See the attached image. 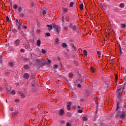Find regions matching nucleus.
Returning <instances> with one entry per match:
<instances>
[{
  "label": "nucleus",
  "mask_w": 126,
  "mask_h": 126,
  "mask_svg": "<svg viewBox=\"0 0 126 126\" xmlns=\"http://www.w3.org/2000/svg\"><path fill=\"white\" fill-rule=\"evenodd\" d=\"M76 29H77V26L76 25H74L73 28H72V30H73V31H76Z\"/></svg>",
  "instance_id": "nucleus-21"
},
{
  "label": "nucleus",
  "mask_w": 126,
  "mask_h": 126,
  "mask_svg": "<svg viewBox=\"0 0 126 126\" xmlns=\"http://www.w3.org/2000/svg\"><path fill=\"white\" fill-rule=\"evenodd\" d=\"M120 90H121V89H119L117 90V92H119Z\"/></svg>",
  "instance_id": "nucleus-62"
},
{
  "label": "nucleus",
  "mask_w": 126,
  "mask_h": 126,
  "mask_svg": "<svg viewBox=\"0 0 126 126\" xmlns=\"http://www.w3.org/2000/svg\"><path fill=\"white\" fill-rule=\"evenodd\" d=\"M42 11H43L42 14H43V16L46 15V14H47V11H46V10H43Z\"/></svg>",
  "instance_id": "nucleus-32"
},
{
  "label": "nucleus",
  "mask_w": 126,
  "mask_h": 126,
  "mask_svg": "<svg viewBox=\"0 0 126 126\" xmlns=\"http://www.w3.org/2000/svg\"><path fill=\"white\" fill-rule=\"evenodd\" d=\"M20 52H21V53H24V52H25L24 49H23V48L21 49Z\"/></svg>",
  "instance_id": "nucleus-45"
},
{
  "label": "nucleus",
  "mask_w": 126,
  "mask_h": 126,
  "mask_svg": "<svg viewBox=\"0 0 126 126\" xmlns=\"http://www.w3.org/2000/svg\"><path fill=\"white\" fill-rule=\"evenodd\" d=\"M16 23H17V24H18L19 23H20V22H18V19L16 20Z\"/></svg>",
  "instance_id": "nucleus-57"
},
{
  "label": "nucleus",
  "mask_w": 126,
  "mask_h": 126,
  "mask_svg": "<svg viewBox=\"0 0 126 126\" xmlns=\"http://www.w3.org/2000/svg\"><path fill=\"white\" fill-rule=\"evenodd\" d=\"M120 7H121V8H123V7H125V4L123 3H121L120 4Z\"/></svg>",
  "instance_id": "nucleus-25"
},
{
  "label": "nucleus",
  "mask_w": 126,
  "mask_h": 126,
  "mask_svg": "<svg viewBox=\"0 0 126 126\" xmlns=\"http://www.w3.org/2000/svg\"><path fill=\"white\" fill-rule=\"evenodd\" d=\"M21 97L22 98H25V95H24L23 94H21Z\"/></svg>",
  "instance_id": "nucleus-43"
},
{
  "label": "nucleus",
  "mask_w": 126,
  "mask_h": 126,
  "mask_svg": "<svg viewBox=\"0 0 126 126\" xmlns=\"http://www.w3.org/2000/svg\"><path fill=\"white\" fill-rule=\"evenodd\" d=\"M6 94H9V92L11 90V88L10 87H6Z\"/></svg>",
  "instance_id": "nucleus-10"
},
{
  "label": "nucleus",
  "mask_w": 126,
  "mask_h": 126,
  "mask_svg": "<svg viewBox=\"0 0 126 126\" xmlns=\"http://www.w3.org/2000/svg\"><path fill=\"white\" fill-rule=\"evenodd\" d=\"M66 126H71V125H70V124H69V123H66Z\"/></svg>",
  "instance_id": "nucleus-56"
},
{
  "label": "nucleus",
  "mask_w": 126,
  "mask_h": 126,
  "mask_svg": "<svg viewBox=\"0 0 126 126\" xmlns=\"http://www.w3.org/2000/svg\"><path fill=\"white\" fill-rule=\"evenodd\" d=\"M90 69L91 72H95V69H94V68L93 67H90Z\"/></svg>",
  "instance_id": "nucleus-19"
},
{
  "label": "nucleus",
  "mask_w": 126,
  "mask_h": 126,
  "mask_svg": "<svg viewBox=\"0 0 126 126\" xmlns=\"http://www.w3.org/2000/svg\"><path fill=\"white\" fill-rule=\"evenodd\" d=\"M82 83V79H79L75 82V84H81Z\"/></svg>",
  "instance_id": "nucleus-6"
},
{
  "label": "nucleus",
  "mask_w": 126,
  "mask_h": 126,
  "mask_svg": "<svg viewBox=\"0 0 126 126\" xmlns=\"http://www.w3.org/2000/svg\"><path fill=\"white\" fill-rule=\"evenodd\" d=\"M62 48H66L67 47V45L65 44V43H63L62 44Z\"/></svg>",
  "instance_id": "nucleus-16"
},
{
  "label": "nucleus",
  "mask_w": 126,
  "mask_h": 126,
  "mask_svg": "<svg viewBox=\"0 0 126 126\" xmlns=\"http://www.w3.org/2000/svg\"><path fill=\"white\" fill-rule=\"evenodd\" d=\"M22 27L23 28H25V29H27V27L26 26H24V25H23Z\"/></svg>",
  "instance_id": "nucleus-55"
},
{
  "label": "nucleus",
  "mask_w": 126,
  "mask_h": 126,
  "mask_svg": "<svg viewBox=\"0 0 126 126\" xmlns=\"http://www.w3.org/2000/svg\"><path fill=\"white\" fill-rule=\"evenodd\" d=\"M23 61H25V62H29L30 61V59L24 58Z\"/></svg>",
  "instance_id": "nucleus-29"
},
{
  "label": "nucleus",
  "mask_w": 126,
  "mask_h": 126,
  "mask_svg": "<svg viewBox=\"0 0 126 126\" xmlns=\"http://www.w3.org/2000/svg\"><path fill=\"white\" fill-rule=\"evenodd\" d=\"M31 7H34V3L32 2V3H31Z\"/></svg>",
  "instance_id": "nucleus-46"
},
{
  "label": "nucleus",
  "mask_w": 126,
  "mask_h": 126,
  "mask_svg": "<svg viewBox=\"0 0 126 126\" xmlns=\"http://www.w3.org/2000/svg\"><path fill=\"white\" fill-rule=\"evenodd\" d=\"M83 53H84V56H87V51L84 50Z\"/></svg>",
  "instance_id": "nucleus-38"
},
{
  "label": "nucleus",
  "mask_w": 126,
  "mask_h": 126,
  "mask_svg": "<svg viewBox=\"0 0 126 126\" xmlns=\"http://www.w3.org/2000/svg\"><path fill=\"white\" fill-rule=\"evenodd\" d=\"M77 86L79 87V88H81V87H82L81 84H78Z\"/></svg>",
  "instance_id": "nucleus-47"
},
{
  "label": "nucleus",
  "mask_w": 126,
  "mask_h": 126,
  "mask_svg": "<svg viewBox=\"0 0 126 126\" xmlns=\"http://www.w3.org/2000/svg\"><path fill=\"white\" fill-rule=\"evenodd\" d=\"M18 114H19V112H18V111H15L13 112L12 116H18Z\"/></svg>",
  "instance_id": "nucleus-15"
},
{
  "label": "nucleus",
  "mask_w": 126,
  "mask_h": 126,
  "mask_svg": "<svg viewBox=\"0 0 126 126\" xmlns=\"http://www.w3.org/2000/svg\"><path fill=\"white\" fill-rule=\"evenodd\" d=\"M59 42H60V40H59V38H57L55 39V44H59Z\"/></svg>",
  "instance_id": "nucleus-23"
},
{
  "label": "nucleus",
  "mask_w": 126,
  "mask_h": 126,
  "mask_svg": "<svg viewBox=\"0 0 126 126\" xmlns=\"http://www.w3.org/2000/svg\"><path fill=\"white\" fill-rule=\"evenodd\" d=\"M67 109L68 110V111H70V110L71 109L70 108V106H67Z\"/></svg>",
  "instance_id": "nucleus-53"
},
{
  "label": "nucleus",
  "mask_w": 126,
  "mask_h": 126,
  "mask_svg": "<svg viewBox=\"0 0 126 126\" xmlns=\"http://www.w3.org/2000/svg\"><path fill=\"white\" fill-rule=\"evenodd\" d=\"M72 48L73 49H74V51H75V52H76V47L74 46V45H72Z\"/></svg>",
  "instance_id": "nucleus-41"
},
{
  "label": "nucleus",
  "mask_w": 126,
  "mask_h": 126,
  "mask_svg": "<svg viewBox=\"0 0 126 126\" xmlns=\"http://www.w3.org/2000/svg\"><path fill=\"white\" fill-rule=\"evenodd\" d=\"M47 63H48L49 64H51V63H52V61L49 59H48Z\"/></svg>",
  "instance_id": "nucleus-54"
},
{
  "label": "nucleus",
  "mask_w": 126,
  "mask_h": 126,
  "mask_svg": "<svg viewBox=\"0 0 126 126\" xmlns=\"http://www.w3.org/2000/svg\"><path fill=\"white\" fill-rule=\"evenodd\" d=\"M54 68H58V65H54Z\"/></svg>",
  "instance_id": "nucleus-58"
},
{
  "label": "nucleus",
  "mask_w": 126,
  "mask_h": 126,
  "mask_svg": "<svg viewBox=\"0 0 126 126\" xmlns=\"http://www.w3.org/2000/svg\"><path fill=\"white\" fill-rule=\"evenodd\" d=\"M120 53H122V49H120Z\"/></svg>",
  "instance_id": "nucleus-64"
},
{
  "label": "nucleus",
  "mask_w": 126,
  "mask_h": 126,
  "mask_svg": "<svg viewBox=\"0 0 126 126\" xmlns=\"http://www.w3.org/2000/svg\"><path fill=\"white\" fill-rule=\"evenodd\" d=\"M115 80L116 82L117 81H119L118 76V74H115Z\"/></svg>",
  "instance_id": "nucleus-24"
},
{
  "label": "nucleus",
  "mask_w": 126,
  "mask_h": 126,
  "mask_svg": "<svg viewBox=\"0 0 126 126\" xmlns=\"http://www.w3.org/2000/svg\"><path fill=\"white\" fill-rule=\"evenodd\" d=\"M8 21H9V18L8 16H6V22H8Z\"/></svg>",
  "instance_id": "nucleus-49"
},
{
  "label": "nucleus",
  "mask_w": 126,
  "mask_h": 126,
  "mask_svg": "<svg viewBox=\"0 0 126 126\" xmlns=\"http://www.w3.org/2000/svg\"><path fill=\"white\" fill-rule=\"evenodd\" d=\"M73 26H74L73 24L71 23L69 24L68 27L70 29H72V28H73Z\"/></svg>",
  "instance_id": "nucleus-20"
},
{
  "label": "nucleus",
  "mask_w": 126,
  "mask_h": 126,
  "mask_svg": "<svg viewBox=\"0 0 126 126\" xmlns=\"http://www.w3.org/2000/svg\"><path fill=\"white\" fill-rule=\"evenodd\" d=\"M83 121H86L87 120V118H86V117H84L83 118Z\"/></svg>",
  "instance_id": "nucleus-51"
},
{
  "label": "nucleus",
  "mask_w": 126,
  "mask_h": 126,
  "mask_svg": "<svg viewBox=\"0 0 126 126\" xmlns=\"http://www.w3.org/2000/svg\"><path fill=\"white\" fill-rule=\"evenodd\" d=\"M41 53L42 54H46V50L45 49H42L41 50Z\"/></svg>",
  "instance_id": "nucleus-37"
},
{
  "label": "nucleus",
  "mask_w": 126,
  "mask_h": 126,
  "mask_svg": "<svg viewBox=\"0 0 126 126\" xmlns=\"http://www.w3.org/2000/svg\"><path fill=\"white\" fill-rule=\"evenodd\" d=\"M121 28H126V24H121Z\"/></svg>",
  "instance_id": "nucleus-35"
},
{
  "label": "nucleus",
  "mask_w": 126,
  "mask_h": 126,
  "mask_svg": "<svg viewBox=\"0 0 126 126\" xmlns=\"http://www.w3.org/2000/svg\"><path fill=\"white\" fill-rule=\"evenodd\" d=\"M81 101L82 102H83V101H84V99H83V98H82V99H81Z\"/></svg>",
  "instance_id": "nucleus-61"
},
{
  "label": "nucleus",
  "mask_w": 126,
  "mask_h": 126,
  "mask_svg": "<svg viewBox=\"0 0 126 126\" xmlns=\"http://www.w3.org/2000/svg\"><path fill=\"white\" fill-rule=\"evenodd\" d=\"M68 76L69 78H72L73 77V74L70 72L68 74Z\"/></svg>",
  "instance_id": "nucleus-22"
},
{
  "label": "nucleus",
  "mask_w": 126,
  "mask_h": 126,
  "mask_svg": "<svg viewBox=\"0 0 126 126\" xmlns=\"http://www.w3.org/2000/svg\"><path fill=\"white\" fill-rule=\"evenodd\" d=\"M16 25L17 27L18 30H19V31H21V24H20V23H19L18 24H16Z\"/></svg>",
  "instance_id": "nucleus-8"
},
{
  "label": "nucleus",
  "mask_w": 126,
  "mask_h": 126,
  "mask_svg": "<svg viewBox=\"0 0 126 126\" xmlns=\"http://www.w3.org/2000/svg\"><path fill=\"white\" fill-rule=\"evenodd\" d=\"M62 21H63V23H64V16H63L62 17Z\"/></svg>",
  "instance_id": "nucleus-42"
},
{
  "label": "nucleus",
  "mask_w": 126,
  "mask_h": 126,
  "mask_svg": "<svg viewBox=\"0 0 126 126\" xmlns=\"http://www.w3.org/2000/svg\"><path fill=\"white\" fill-rule=\"evenodd\" d=\"M13 8L15 10L17 9V5L16 4L13 5Z\"/></svg>",
  "instance_id": "nucleus-28"
},
{
  "label": "nucleus",
  "mask_w": 126,
  "mask_h": 126,
  "mask_svg": "<svg viewBox=\"0 0 126 126\" xmlns=\"http://www.w3.org/2000/svg\"><path fill=\"white\" fill-rule=\"evenodd\" d=\"M122 94H123V93H122V92H120L118 93L119 98H122Z\"/></svg>",
  "instance_id": "nucleus-30"
},
{
  "label": "nucleus",
  "mask_w": 126,
  "mask_h": 126,
  "mask_svg": "<svg viewBox=\"0 0 126 126\" xmlns=\"http://www.w3.org/2000/svg\"><path fill=\"white\" fill-rule=\"evenodd\" d=\"M19 11V16L20 18H24L25 16V9L23 10L21 6H19L18 8Z\"/></svg>",
  "instance_id": "nucleus-1"
},
{
  "label": "nucleus",
  "mask_w": 126,
  "mask_h": 126,
  "mask_svg": "<svg viewBox=\"0 0 126 126\" xmlns=\"http://www.w3.org/2000/svg\"><path fill=\"white\" fill-rule=\"evenodd\" d=\"M65 20L66 22H69V20H70V18L69 16H66L65 18Z\"/></svg>",
  "instance_id": "nucleus-13"
},
{
  "label": "nucleus",
  "mask_w": 126,
  "mask_h": 126,
  "mask_svg": "<svg viewBox=\"0 0 126 126\" xmlns=\"http://www.w3.org/2000/svg\"><path fill=\"white\" fill-rule=\"evenodd\" d=\"M63 29L64 30H67L68 29V28H67V27H64Z\"/></svg>",
  "instance_id": "nucleus-52"
},
{
  "label": "nucleus",
  "mask_w": 126,
  "mask_h": 126,
  "mask_svg": "<svg viewBox=\"0 0 126 126\" xmlns=\"http://www.w3.org/2000/svg\"><path fill=\"white\" fill-rule=\"evenodd\" d=\"M11 94H12V95H15V90H12L11 92Z\"/></svg>",
  "instance_id": "nucleus-40"
},
{
  "label": "nucleus",
  "mask_w": 126,
  "mask_h": 126,
  "mask_svg": "<svg viewBox=\"0 0 126 126\" xmlns=\"http://www.w3.org/2000/svg\"><path fill=\"white\" fill-rule=\"evenodd\" d=\"M36 32L37 33H41V30H40V29H37Z\"/></svg>",
  "instance_id": "nucleus-48"
},
{
  "label": "nucleus",
  "mask_w": 126,
  "mask_h": 126,
  "mask_svg": "<svg viewBox=\"0 0 126 126\" xmlns=\"http://www.w3.org/2000/svg\"><path fill=\"white\" fill-rule=\"evenodd\" d=\"M36 62L37 63H42V62H44V59H42L41 60H40L39 59H36Z\"/></svg>",
  "instance_id": "nucleus-14"
},
{
  "label": "nucleus",
  "mask_w": 126,
  "mask_h": 126,
  "mask_svg": "<svg viewBox=\"0 0 126 126\" xmlns=\"http://www.w3.org/2000/svg\"><path fill=\"white\" fill-rule=\"evenodd\" d=\"M119 117L121 118V119H125L126 117V111H124V109H123L122 114L120 115H118Z\"/></svg>",
  "instance_id": "nucleus-3"
},
{
  "label": "nucleus",
  "mask_w": 126,
  "mask_h": 126,
  "mask_svg": "<svg viewBox=\"0 0 126 126\" xmlns=\"http://www.w3.org/2000/svg\"><path fill=\"white\" fill-rule=\"evenodd\" d=\"M14 63L12 62H10L9 63V65L11 66V67H13Z\"/></svg>",
  "instance_id": "nucleus-36"
},
{
  "label": "nucleus",
  "mask_w": 126,
  "mask_h": 126,
  "mask_svg": "<svg viewBox=\"0 0 126 126\" xmlns=\"http://www.w3.org/2000/svg\"><path fill=\"white\" fill-rule=\"evenodd\" d=\"M53 27L54 29V30L56 31L57 34H59L61 32V27L57 24L53 23L52 24Z\"/></svg>",
  "instance_id": "nucleus-2"
},
{
  "label": "nucleus",
  "mask_w": 126,
  "mask_h": 126,
  "mask_svg": "<svg viewBox=\"0 0 126 126\" xmlns=\"http://www.w3.org/2000/svg\"><path fill=\"white\" fill-rule=\"evenodd\" d=\"M30 77V75H29V73H25L23 75V78L25 79H29V78Z\"/></svg>",
  "instance_id": "nucleus-4"
},
{
  "label": "nucleus",
  "mask_w": 126,
  "mask_h": 126,
  "mask_svg": "<svg viewBox=\"0 0 126 126\" xmlns=\"http://www.w3.org/2000/svg\"><path fill=\"white\" fill-rule=\"evenodd\" d=\"M15 102H19V99H15Z\"/></svg>",
  "instance_id": "nucleus-59"
},
{
  "label": "nucleus",
  "mask_w": 126,
  "mask_h": 126,
  "mask_svg": "<svg viewBox=\"0 0 126 126\" xmlns=\"http://www.w3.org/2000/svg\"><path fill=\"white\" fill-rule=\"evenodd\" d=\"M63 11L65 13H66V12L67 11V8H63Z\"/></svg>",
  "instance_id": "nucleus-33"
},
{
  "label": "nucleus",
  "mask_w": 126,
  "mask_h": 126,
  "mask_svg": "<svg viewBox=\"0 0 126 126\" xmlns=\"http://www.w3.org/2000/svg\"><path fill=\"white\" fill-rule=\"evenodd\" d=\"M19 44H20V40L19 39H17L14 42V45L17 47V46H19Z\"/></svg>",
  "instance_id": "nucleus-5"
},
{
  "label": "nucleus",
  "mask_w": 126,
  "mask_h": 126,
  "mask_svg": "<svg viewBox=\"0 0 126 126\" xmlns=\"http://www.w3.org/2000/svg\"><path fill=\"white\" fill-rule=\"evenodd\" d=\"M59 116H63L64 114V110L63 109H60L59 111Z\"/></svg>",
  "instance_id": "nucleus-9"
},
{
  "label": "nucleus",
  "mask_w": 126,
  "mask_h": 126,
  "mask_svg": "<svg viewBox=\"0 0 126 126\" xmlns=\"http://www.w3.org/2000/svg\"><path fill=\"white\" fill-rule=\"evenodd\" d=\"M119 108H120V102H118L117 103L116 111H118Z\"/></svg>",
  "instance_id": "nucleus-17"
},
{
  "label": "nucleus",
  "mask_w": 126,
  "mask_h": 126,
  "mask_svg": "<svg viewBox=\"0 0 126 126\" xmlns=\"http://www.w3.org/2000/svg\"><path fill=\"white\" fill-rule=\"evenodd\" d=\"M50 36H51V33L49 32H46L45 33V37H50Z\"/></svg>",
  "instance_id": "nucleus-27"
},
{
  "label": "nucleus",
  "mask_w": 126,
  "mask_h": 126,
  "mask_svg": "<svg viewBox=\"0 0 126 126\" xmlns=\"http://www.w3.org/2000/svg\"><path fill=\"white\" fill-rule=\"evenodd\" d=\"M36 44L38 47H41V40L40 39H38L37 40Z\"/></svg>",
  "instance_id": "nucleus-11"
},
{
  "label": "nucleus",
  "mask_w": 126,
  "mask_h": 126,
  "mask_svg": "<svg viewBox=\"0 0 126 126\" xmlns=\"http://www.w3.org/2000/svg\"><path fill=\"white\" fill-rule=\"evenodd\" d=\"M80 9L81 10L83 9V4L81 3L80 4Z\"/></svg>",
  "instance_id": "nucleus-34"
},
{
  "label": "nucleus",
  "mask_w": 126,
  "mask_h": 126,
  "mask_svg": "<svg viewBox=\"0 0 126 126\" xmlns=\"http://www.w3.org/2000/svg\"><path fill=\"white\" fill-rule=\"evenodd\" d=\"M11 111L12 112H13V108H11Z\"/></svg>",
  "instance_id": "nucleus-63"
},
{
  "label": "nucleus",
  "mask_w": 126,
  "mask_h": 126,
  "mask_svg": "<svg viewBox=\"0 0 126 126\" xmlns=\"http://www.w3.org/2000/svg\"><path fill=\"white\" fill-rule=\"evenodd\" d=\"M73 4H74V2H73V1H71L69 4L70 7H72L73 6Z\"/></svg>",
  "instance_id": "nucleus-26"
},
{
  "label": "nucleus",
  "mask_w": 126,
  "mask_h": 126,
  "mask_svg": "<svg viewBox=\"0 0 126 126\" xmlns=\"http://www.w3.org/2000/svg\"><path fill=\"white\" fill-rule=\"evenodd\" d=\"M124 108H126V103H125V104L124 105Z\"/></svg>",
  "instance_id": "nucleus-60"
},
{
  "label": "nucleus",
  "mask_w": 126,
  "mask_h": 126,
  "mask_svg": "<svg viewBox=\"0 0 126 126\" xmlns=\"http://www.w3.org/2000/svg\"><path fill=\"white\" fill-rule=\"evenodd\" d=\"M78 112L79 113V114H81L82 113H83V111L81 110H78Z\"/></svg>",
  "instance_id": "nucleus-44"
},
{
  "label": "nucleus",
  "mask_w": 126,
  "mask_h": 126,
  "mask_svg": "<svg viewBox=\"0 0 126 126\" xmlns=\"http://www.w3.org/2000/svg\"><path fill=\"white\" fill-rule=\"evenodd\" d=\"M44 65H45V63H42L39 66V68H41V67H43V66H44Z\"/></svg>",
  "instance_id": "nucleus-39"
},
{
  "label": "nucleus",
  "mask_w": 126,
  "mask_h": 126,
  "mask_svg": "<svg viewBox=\"0 0 126 126\" xmlns=\"http://www.w3.org/2000/svg\"><path fill=\"white\" fill-rule=\"evenodd\" d=\"M97 54L98 56H100L101 55V51H97Z\"/></svg>",
  "instance_id": "nucleus-50"
},
{
  "label": "nucleus",
  "mask_w": 126,
  "mask_h": 126,
  "mask_svg": "<svg viewBox=\"0 0 126 126\" xmlns=\"http://www.w3.org/2000/svg\"><path fill=\"white\" fill-rule=\"evenodd\" d=\"M19 33H20V35H21L23 37H24V38H25V37H26L25 33H24L23 32V31H19Z\"/></svg>",
  "instance_id": "nucleus-12"
},
{
  "label": "nucleus",
  "mask_w": 126,
  "mask_h": 126,
  "mask_svg": "<svg viewBox=\"0 0 126 126\" xmlns=\"http://www.w3.org/2000/svg\"><path fill=\"white\" fill-rule=\"evenodd\" d=\"M67 107H70V106H71V102L69 101L67 102Z\"/></svg>",
  "instance_id": "nucleus-31"
},
{
  "label": "nucleus",
  "mask_w": 126,
  "mask_h": 126,
  "mask_svg": "<svg viewBox=\"0 0 126 126\" xmlns=\"http://www.w3.org/2000/svg\"><path fill=\"white\" fill-rule=\"evenodd\" d=\"M46 27L48 28V30L51 31L53 29V25H47Z\"/></svg>",
  "instance_id": "nucleus-7"
},
{
  "label": "nucleus",
  "mask_w": 126,
  "mask_h": 126,
  "mask_svg": "<svg viewBox=\"0 0 126 126\" xmlns=\"http://www.w3.org/2000/svg\"><path fill=\"white\" fill-rule=\"evenodd\" d=\"M24 68L25 69H29V65L26 64L24 65Z\"/></svg>",
  "instance_id": "nucleus-18"
}]
</instances>
